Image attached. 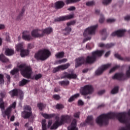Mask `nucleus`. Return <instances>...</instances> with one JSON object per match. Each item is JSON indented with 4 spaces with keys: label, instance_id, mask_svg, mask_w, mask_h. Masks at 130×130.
Listing matches in <instances>:
<instances>
[{
    "label": "nucleus",
    "instance_id": "f257e3e1",
    "mask_svg": "<svg viewBox=\"0 0 130 130\" xmlns=\"http://www.w3.org/2000/svg\"><path fill=\"white\" fill-rule=\"evenodd\" d=\"M104 53L103 50H96L92 53L91 56H87L85 60L84 58H79L76 60L75 67L78 68L84 63H91L96 61L97 58L101 57Z\"/></svg>",
    "mask_w": 130,
    "mask_h": 130
},
{
    "label": "nucleus",
    "instance_id": "f03ea898",
    "mask_svg": "<svg viewBox=\"0 0 130 130\" xmlns=\"http://www.w3.org/2000/svg\"><path fill=\"white\" fill-rule=\"evenodd\" d=\"M20 71L22 75L26 78H31L33 72L30 67L26 66L25 64H20L18 66V69H14L11 71L10 73L12 75H15Z\"/></svg>",
    "mask_w": 130,
    "mask_h": 130
},
{
    "label": "nucleus",
    "instance_id": "7ed1b4c3",
    "mask_svg": "<svg viewBox=\"0 0 130 130\" xmlns=\"http://www.w3.org/2000/svg\"><path fill=\"white\" fill-rule=\"evenodd\" d=\"M130 116V110L127 113L123 112L117 114L118 120L121 123H124L125 126L121 127L118 130H130V118H127V116Z\"/></svg>",
    "mask_w": 130,
    "mask_h": 130
},
{
    "label": "nucleus",
    "instance_id": "20e7f679",
    "mask_svg": "<svg viewBox=\"0 0 130 130\" xmlns=\"http://www.w3.org/2000/svg\"><path fill=\"white\" fill-rule=\"evenodd\" d=\"M115 114L112 112L103 114L98 117L95 119V121L100 125H106L108 123L109 119L113 118Z\"/></svg>",
    "mask_w": 130,
    "mask_h": 130
},
{
    "label": "nucleus",
    "instance_id": "39448f33",
    "mask_svg": "<svg viewBox=\"0 0 130 130\" xmlns=\"http://www.w3.org/2000/svg\"><path fill=\"white\" fill-rule=\"evenodd\" d=\"M16 106V102H14L11 105H10L5 111H4L5 106L4 103L3 101V99H0V108L1 109L2 115L4 117H6L7 116L8 118L9 119L11 111L13 109H15Z\"/></svg>",
    "mask_w": 130,
    "mask_h": 130
},
{
    "label": "nucleus",
    "instance_id": "423d86ee",
    "mask_svg": "<svg viewBox=\"0 0 130 130\" xmlns=\"http://www.w3.org/2000/svg\"><path fill=\"white\" fill-rule=\"evenodd\" d=\"M70 118V117L68 115L61 116V119L60 120L59 116H56V120L53 123L52 126H51V129H56L59 126L61 125L65 122L68 121V120Z\"/></svg>",
    "mask_w": 130,
    "mask_h": 130
},
{
    "label": "nucleus",
    "instance_id": "0eeeda50",
    "mask_svg": "<svg viewBox=\"0 0 130 130\" xmlns=\"http://www.w3.org/2000/svg\"><path fill=\"white\" fill-rule=\"evenodd\" d=\"M51 55V52L47 49L40 51L35 55V57L38 60H45Z\"/></svg>",
    "mask_w": 130,
    "mask_h": 130
},
{
    "label": "nucleus",
    "instance_id": "6e6552de",
    "mask_svg": "<svg viewBox=\"0 0 130 130\" xmlns=\"http://www.w3.org/2000/svg\"><path fill=\"white\" fill-rule=\"evenodd\" d=\"M80 92L83 95L92 94L94 92V87L91 85H86L80 88Z\"/></svg>",
    "mask_w": 130,
    "mask_h": 130
},
{
    "label": "nucleus",
    "instance_id": "1a4fd4ad",
    "mask_svg": "<svg viewBox=\"0 0 130 130\" xmlns=\"http://www.w3.org/2000/svg\"><path fill=\"white\" fill-rule=\"evenodd\" d=\"M98 28V25H90L86 28L83 32V35L86 37L88 35L94 36L96 34V29Z\"/></svg>",
    "mask_w": 130,
    "mask_h": 130
},
{
    "label": "nucleus",
    "instance_id": "9d476101",
    "mask_svg": "<svg viewBox=\"0 0 130 130\" xmlns=\"http://www.w3.org/2000/svg\"><path fill=\"white\" fill-rule=\"evenodd\" d=\"M24 44L23 43L18 44L15 46V49L17 51H20V55L22 57H24L28 55L29 52L27 50H23Z\"/></svg>",
    "mask_w": 130,
    "mask_h": 130
},
{
    "label": "nucleus",
    "instance_id": "9b49d317",
    "mask_svg": "<svg viewBox=\"0 0 130 130\" xmlns=\"http://www.w3.org/2000/svg\"><path fill=\"white\" fill-rule=\"evenodd\" d=\"M32 114L31 108L29 106H26L24 108V111L22 112V116L24 118H28Z\"/></svg>",
    "mask_w": 130,
    "mask_h": 130
},
{
    "label": "nucleus",
    "instance_id": "f8f14e48",
    "mask_svg": "<svg viewBox=\"0 0 130 130\" xmlns=\"http://www.w3.org/2000/svg\"><path fill=\"white\" fill-rule=\"evenodd\" d=\"M9 93L12 96H16L18 94L20 99L22 100L23 99V92L20 90L15 89L10 91Z\"/></svg>",
    "mask_w": 130,
    "mask_h": 130
},
{
    "label": "nucleus",
    "instance_id": "ddd939ff",
    "mask_svg": "<svg viewBox=\"0 0 130 130\" xmlns=\"http://www.w3.org/2000/svg\"><path fill=\"white\" fill-rule=\"evenodd\" d=\"M31 35L32 38H42L43 37V34L42 33V30L40 29H34L31 31Z\"/></svg>",
    "mask_w": 130,
    "mask_h": 130
},
{
    "label": "nucleus",
    "instance_id": "4468645a",
    "mask_svg": "<svg viewBox=\"0 0 130 130\" xmlns=\"http://www.w3.org/2000/svg\"><path fill=\"white\" fill-rule=\"evenodd\" d=\"M111 66V64H107L104 66H102L101 68H99L95 71V75H100L103 73L104 71L110 68Z\"/></svg>",
    "mask_w": 130,
    "mask_h": 130
},
{
    "label": "nucleus",
    "instance_id": "2eb2a0df",
    "mask_svg": "<svg viewBox=\"0 0 130 130\" xmlns=\"http://www.w3.org/2000/svg\"><path fill=\"white\" fill-rule=\"evenodd\" d=\"M70 66V64L68 63L66 64H63L61 66H59L58 67L54 68L53 69V73H56L57 72H58L60 70H64L66 69H67L68 68H69V67Z\"/></svg>",
    "mask_w": 130,
    "mask_h": 130
},
{
    "label": "nucleus",
    "instance_id": "dca6fc26",
    "mask_svg": "<svg viewBox=\"0 0 130 130\" xmlns=\"http://www.w3.org/2000/svg\"><path fill=\"white\" fill-rule=\"evenodd\" d=\"M74 14H70L69 15L62 16L59 18H57L55 19V21H66L67 20H70L74 18Z\"/></svg>",
    "mask_w": 130,
    "mask_h": 130
},
{
    "label": "nucleus",
    "instance_id": "f3484780",
    "mask_svg": "<svg viewBox=\"0 0 130 130\" xmlns=\"http://www.w3.org/2000/svg\"><path fill=\"white\" fill-rule=\"evenodd\" d=\"M94 125V120L93 119V116L89 115L87 116L86 118V120L85 121V122L84 123L83 125Z\"/></svg>",
    "mask_w": 130,
    "mask_h": 130
},
{
    "label": "nucleus",
    "instance_id": "a211bd4d",
    "mask_svg": "<svg viewBox=\"0 0 130 130\" xmlns=\"http://www.w3.org/2000/svg\"><path fill=\"white\" fill-rule=\"evenodd\" d=\"M125 31V29H120L113 32L111 35L113 37L117 36L119 37H121L124 35Z\"/></svg>",
    "mask_w": 130,
    "mask_h": 130
},
{
    "label": "nucleus",
    "instance_id": "6ab92c4d",
    "mask_svg": "<svg viewBox=\"0 0 130 130\" xmlns=\"http://www.w3.org/2000/svg\"><path fill=\"white\" fill-rule=\"evenodd\" d=\"M22 39L26 41H31L33 40V38L27 31H24L23 32Z\"/></svg>",
    "mask_w": 130,
    "mask_h": 130
},
{
    "label": "nucleus",
    "instance_id": "aec40b11",
    "mask_svg": "<svg viewBox=\"0 0 130 130\" xmlns=\"http://www.w3.org/2000/svg\"><path fill=\"white\" fill-rule=\"evenodd\" d=\"M61 78H67L70 79H76V78H77V75H76L74 73H72L71 74H69L68 73H64L63 74V76Z\"/></svg>",
    "mask_w": 130,
    "mask_h": 130
},
{
    "label": "nucleus",
    "instance_id": "412c9836",
    "mask_svg": "<svg viewBox=\"0 0 130 130\" xmlns=\"http://www.w3.org/2000/svg\"><path fill=\"white\" fill-rule=\"evenodd\" d=\"M112 78L113 79H117V80H123L124 79V75L122 73H116L113 77Z\"/></svg>",
    "mask_w": 130,
    "mask_h": 130
},
{
    "label": "nucleus",
    "instance_id": "4be33fe9",
    "mask_svg": "<svg viewBox=\"0 0 130 130\" xmlns=\"http://www.w3.org/2000/svg\"><path fill=\"white\" fill-rule=\"evenodd\" d=\"M77 120L74 119L72 122L71 125L68 127V130H78L77 128Z\"/></svg>",
    "mask_w": 130,
    "mask_h": 130
},
{
    "label": "nucleus",
    "instance_id": "5701e85b",
    "mask_svg": "<svg viewBox=\"0 0 130 130\" xmlns=\"http://www.w3.org/2000/svg\"><path fill=\"white\" fill-rule=\"evenodd\" d=\"M53 30L52 27H48L42 30V34H43V36H45V34L49 35L51 34L53 32Z\"/></svg>",
    "mask_w": 130,
    "mask_h": 130
},
{
    "label": "nucleus",
    "instance_id": "b1692460",
    "mask_svg": "<svg viewBox=\"0 0 130 130\" xmlns=\"http://www.w3.org/2000/svg\"><path fill=\"white\" fill-rule=\"evenodd\" d=\"M64 5L65 4L64 2L61 1H58L55 4V7L56 9H61L64 6Z\"/></svg>",
    "mask_w": 130,
    "mask_h": 130
},
{
    "label": "nucleus",
    "instance_id": "393cba45",
    "mask_svg": "<svg viewBox=\"0 0 130 130\" xmlns=\"http://www.w3.org/2000/svg\"><path fill=\"white\" fill-rule=\"evenodd\" d=\"M114 46L113 44H108L107 45H105L103 43H99L98 44V46L101 48H110Z\"/></svg>",
    "mask_w": 130,
    "mask_h": 130
},
{
    "label": "nucleus",
    "instance_id": "a878e982",
    "mask_svg": "<svg viewBox=\"0 0 130 130\" xmlns=\"http://www.w3.org/2000/svg\"><path fill=\"white\" fill-rule=\"evenodd\" d=\"M41 114L46 119L51 118L53 117H54L55 115L54 114H47L46 113H41Z\"/></svg>",
    "mask_w": 130,
    "mask_h": 130
},
{
    "label": "nucleus",
    "instance_id": "bb28decb",
    "mask_svg": "<svg viewBox=\"0 0 130 130\" xmlns=\"http://www.w3.org/2000/svg\"><path fill=\"white\" fill-rule=\"evenodd\" d=\"M14 54V50L10 49H6L5 51V54L8 56H11Z\"/></svg>",
    "mask_w": 130,
    "mask_h": 130
},
{
    "label": "nucleus",
    "instance_id": "cd10ccee",
    "mask_svg": "<svg viewBox=\"0 0 130 130\" xmlns=\"http://www.w3.org/2000/svg\"><path fill=\"white\" fill-rule=\"evenodd\" d=\"M80 96V93H76L73 95H72L70 98L69 99V102H72L75 100V99H77Z\"/></svg>",
    "mask_w": 130,
    "mask_h": 130
},
{
    "label": "nucleus",
    "instance_id": "c85d7f7f",
    "mask_svg": "<svg viewBox=\"0 0 130 130\" xmlns=\"http://www.w3.org/2000/svg\"><path fill=\"white\" fill-rule=\"evenodd\" d=\"M80 1H81V0H66L65 1V3L66 5H71V4L77 3Z\"/></svg>",
    "mask_w": 130,
    "mask_h": 130
},
{
    "label": "nucleus",
    "instance_id": "c756f323",
    "mask_svg": "<svg viewBox=\"0 0 130 130\" xmlns=\"http://www.w3.org/2000/svg\"><path fill=\"white\" fill-rule=\"evenodd\" d=\"M101 34L102 36V40H105L107 38V33L106 29H104L101 31Z\"/></svg>",
    "mask_w": 130,
    "mask_h": 130
},
{
    "label": "nucleus",
    "instance_id": "7c9ffc66",
    "mask_svg": "<svg viewBox=\"0 0 130 130\" xmlns=\"http://www.w3.org/2000/svg\"><path fill=\"white\" fill-rule=\"evenodd\" d=\"M115 57H116L117 58L122 60H124V61H129L130 59L129 58L126 57L125 59H123V58H122L120 55H119L118 54L116 53L114 55Z\"/></svg>",
    "mask_w": 130,
    "mask_h": 130
},
{
    "label": "nucleus",
    "instance_id": "2f4dec72",
    "mask_svg": "<svg viewBox=\"0 0 130 130\" xmlns=\"http://www.w3.org/2000/svg\"><path fill=\"white\" fill-rule=\"evenodd\" d=\"M72 31V28H70V27H66L64 30H63V34L65 35H69L70 34V32H71Z\"/></svg>",
    "mask_w": 130,
    "mask_h": 130
},
{
    "label": "nucleus",
    "instance_id": "473e14b6",
    "mask_svg": "<svg viewBox=\"0 0 130 130\" xmlns=\"http://www.w3.org/2000/svg\"><path fill=\"white\" fill-rule=\"evenodd\" d=\"M0 60L3 62H6L9 61V59L5 56L3 54L0 55Z\"/></svg>",
    "mask_w": 130,
    "mask_h": 130
},
{
    "label": "nucleus",
    "instance_id": "72a5a7b5",
    "mask_svg": "<svg viewBox=\"0 0 130 130\" xmlns=\"http://www.w3.org/2000/svg\"><path fill=\"white\" fill-rule=\"evenodd\" d=\"M29 82V80L23 79L20 82H19V86H22L25 85L26 83H28Z\"/></svg>",
    "mask_w": 130,
    "mask_h": 130
},
{
    "label": "nucleus",
    "instance_id": "f704fd0d",
    "mask_svg": "<svg viewBox=\"0 0 130 130\" xmlns=\"http://www.w3.org/2000/svg\"><path fill=\"white\" fill-rule=\"evenodd\" d=\"M64 53L63 52H61L57 53L55 54V57L57 58H62L64 57Z\"/></svg>",
    "mask_w": 130,
    "mask_h": 130
},
{
    "label": "nucleus",
    "instance_id": "c9c22d12",
    "mask_svg": "<svg viewBox=\"0 0 130 130\" xmlns=\"http://www.w3.org/2000/svg\"><path fill=\"white\" fill-rule=\"evenodd\" d=\"M46 120L44 119L42 121V130H46Z\"/></svg>",
    "mask_w": 130,
    "mask_h": 130
},
{
    "label": "nucleus",
    "instance_id": "e433bc0d",
    "mask_svg": "<svg viewBox=\"0 0 130 130\" xmlns=\"http://www.w3.org/2000/svg\"><path fill=\"white\" fill-rule=\"evenodd\" d=\"M59 84L61 85H68L70 84V82L69 81H62L59 82Z\"/></svg>",
    "mask_w": 130,
    "mask_h": 130
},
{
    "label": "nucleus",
    "instance_id": "4c0bfd02",
    "mask_svg": "<svg viewBox=\"0 0 130 130\" xmlns=\"http://www.w3.org/2000/svg\"><path fill=\"white\" fill-rule=\"evenodd\" d=\"M100 20H99V22L101 23H103V22H104V21L105 20V18H104V16L102 14H100Z\"/></svg>",
    "mask_w": 130,
    "mask_h": 130
},
{
    "label": "nucleus",
    "instance_id": "58836bf2",
    "mask_svg": "<svg viewBox=\"0 0 130 130\" xmlns=\"http://www.w3.org/2000/svg\"><path fill=\"white\" fill-rule=\"evenodd\" d=\"M118 91V87H114L112 91H111V93L113 94H116L117 93Z\"/></svg>",
    "mask_w": 130,
    "mask_h": 130
},
{
    "label": "nucleus",
    "instance_id": "ea45409f",
    "mask_svg": "<svg viewBox=\"0 0 130 130\" xmlns=\"http://www.w3.org/2000/svg\"><path fill=\"white\" fill-rule=\"evenodd\" d=\"M67 60H68L67 59L64 58L61 60H59L58 61H57L56 62V63L57 64H61L62 63L66 62L67 61Z\"/></svg>",
    "mask_w": 130,
    "mask_h": 130
},
{
    "label": "nucleus",
    "instance_id": "a19ab883",
    "mask_svg": "<svg viewBox=\"0 0 130 130\" xmlns=\"http://www.w3.org/2000/svg\"><path fill=\"white\" fill-rule=\"evenodd\" d=\"M46 105H44L43 104L40 103L38 104V107L42 110L43 109H44Z\"/></svg>",
    "mask_w": 130,
    "mask_h": 130
},
{
    "label": "nucleus",
    "instance_id": "79ce46f5",
    "mask_svg": "<svg viewBox=\"0 0 130 130\" xmlns=\"http://www.w3.org/2000/svg\"><path fill=\"white\" fill-rule=\"evenodd\" d=\"M111 2H112V0H103V4L104 5H107L110 4Z\"/></svg>",
    "mask_w": 130,
    "mask_h": 130
},
{
    "label": "nucleus",
    "instance_id": "37998d69",
    "mask_svg": "<svg viewBox=\"0 0 130 130\" xmlns=\"http://www.w3.org/2000/svg\"><path fill=\"white\" fill-rule=\"evenodd\" d=\"M76 23V21H72L71 22L67 23V25L68 27H69V26L73 25Z\"/></svg>",
    "mask_w": 130,
    "mask_h": 130
},
{
    "label": "nucleus",
    "instance_id": "c03bdc74",
    "mask_svg": "<svg viewBox=\"0 0 130 130\" xmlns=\"http://www.w3.org/2000/svg\"><path fill=\"white\" fill-rule=\"evenodd\" d=\"M4 83V76L2 74H0V84Z\"/></svg>",
    "mask_w": 130,
    "mask_h": 130
},
{
    "label": "nucleus",
    "instance_id": "a18cd8bd",
    "mask_svg": "<svg viewBox=\"0 0 130 130\" xmlns=\"http://www.w3.org/2000/svg\"><path fill=\"white\" fill-rule=\"evenodd\" d=\"M64 108V106L62 105L57 104L56 106V108L57 109H61Z\"/></svg>",
    "mask_w": 130,
    "mask_h": 130
},
{
    "label": "nucleus",
    "instance_id": "49530a36",
    "mask_svg": "<svg viewBox=\"0 0 130 130\" xmlns=\"http://www.w3.org/2000/svg\"><path fill=\"white\" fill-rule=\"evenodd\" d=\"M95 5V3H94V2L92 1V2H89L86 3V5L87 6H92L93 5Z\"/></svg>",
    "mask_w": 130,
    "mask_h": 130
},
{
    "label": "nucleus",
    "instance_id": "de8ad7c7",
    "mask_svg": "<svg viewBox=\"0 0 130 130\" xmlns=\"http://www.w3.org/2000/svg\"><path fill=\"white\" fill-rule=\"evenodd\" d=\"M91 38H92V37L90 36L87 37L86 38H85L83 40V43H85V42L88 41V40H91Z\"/></svg>",
    "mask_w": 130,
    "mask_h": 130
},
{
    "label": "nucleus",
    "instance_id": "09e8293b",
    "mask_svg": "<svg viewBox=\"0 0 130 130\" xmlns=\"http://www.w3.org/2000/svg\"><path fill=\"white\" fill-rule=\"evenodd\" d=\"M129 70L126 72V75L127 77H130V66L128 67Z\"/></svg>",
    "mask_w": 130,
    "mask_h": 130
},
{
    "label": "nucleus",
    "instance_id": "8fccbe9b",
    "mask_svg": "<svg viewBox=\"0 0 130 130\" xmlns=\"http://www.w3.org/2000/svg\"><path fill=\"white\" fill-rule=\"evenodd\" d=\"M42 75L41 74H38L35 76V79L36 80H38L39 79L42 78Z\"/></svg>",
    "mask_w": 130,
    "mask_h": 130
},
{
    "label": "nucleus",
    "instance_id": "3c124183",
    "mask_svg": "<svg viewBox=\"0 0 130 130\" xmlns=\"http://www.w3.org/2000/svg\"><path fill=\"white\" fill-rule=\"evenodd\" d=\"M53 98L56 100H58L60 99V97L59 95H53Z\"/></svg>",
    "mask_w": 130,
    "mask_h": 130
},
{
    "label": "nucleus",
    "instance_id": "603ef678",
    "mask_svg": "<svg viewBox=\"0 0 130 130\" xmlns=\"http://www.w3.org/2000/svg\"><path fill=\"white\" fill-rule=\"evenodd\" d=\"M78 104L79 106H83V105H84V102L81 100H79L78 102Z\"/></svg>",
    "mask_w": 130,
    "mask_h": 130
},
{
    "label": "nucleus",
    "instance_id": "864d4df0",
    "mask_svg": "<svg viewBox=\"0 0 130 130\" xmlns=\"http://www.w3.org/2000/svg\"><path fill=\"white\" fill-rule=\"evenodd\" d=\"M34 45H32L31 44H29L27 45V48L29 49H32V48H34Z\"/></svg>",
    "mask_w": 130,
    "mask_h": 130
},
{
    "label": "nucleus",
    "instance_id": "5fc2aeb1",
    "mask_svg": "<svg viewBox=\"0 0 130 130\" xmlns=\"http://www.w3.org/2000/svg\"><path fill=\"white\" fill-rule=\"evenodd\" d=\"M115 21V19H108L107 20V22L109 23H113Z\"/></svg>",
    "mask_w": 130,
    "mask_h": 130
},
{
    "label": "nucleus",
    "instance_id": "6e6d98bb",
    "mask_svg": "<svg viewBox=\"0 0 130 130\" xmlns=\"http://www.w3.org/2000/svg\"><path fill=\"white\" fill-rule=\"evenodd\" d=\"M68 10L70 11H74V10H76V8H75V7H74V6H72V7H70L69 8H68Z\"/></svg>",
    "mask_w": 130,
    "mask_h": 130
},
{
    "label": "nucleus",
    "instance_id": "4d7b16f0",
    "mask_svg": "<svg viewBox=\"0 0 130 130\" xmlns=\"http://www.w3.org/2000/svg\"><path fill=\"white\" fill-rule=\"evenodd\" d=\"M117 68H118V67H117V66H116V67H113L112 69H111L110 70V72H109L110 73H112V72H113L114 71H115V70Z\"/></svg>",
    "mask_w": 130,
    "mask_h": 130
},
{
    "label": "nucleus",
    "instance_id": "13d9d810",
    "mask_svg": "<svg viewBox=\"0 0 130 130\" xmlns=\"http://www.w3.org/2000/svg\"><path fill=\"white\" fill-rule=\"evenodd\" d=\"M52 124V120H49L48 121V125H47L48 128H50V127L51 126Z\"/></svg>",
    "mask_w": 130,
    "mask_h": 130
},
{
    "label": "nucleus",
    "instance_id": "bf43d9fd",
    "mask_svg": "<svg viewBox=\"0 0 130 130\" xmlns=\"http://www.w3.org/2000/svg\"><path fill=\"white\" fill-rule=\"evenodd\" d=\"M75 117L79 118V116H80V112H76L74 115Z\"/></svg>",
    "mask_w": 130,
    "mask_h": 130
},
{
    "label": "nucleus",
    "instance_id": "052dcab7",
    "mask_svg": "<svg viewBox=\"0 0 130 130\" xmlns=\"http://www.w3.org/2000/svg\"><path fill=\"white\" fill-rule=\"evenodd\" d=\"M5 28V25L1 24H0V30H3Z\"/></svg>",
    "mask_w": 130,
    "mask_h": 130
},
{
    "label": "nucleus",
    "instance_id": "680f3d73",
    "mask_svg": "<svg viewBox=\"0 0 130 130\" xmlns=\"http://www.w3.org/2000/svg\"><path fill=\"white\" fill-rule=\"evenodd\" d=\"M124 20L126 21L130 20V16L127 15L124 17Z\"/></svg>",
    "mask_w": 130,
    "mask_h": 130
},
{
    "label": "nucleus",
    "instance_id": "e2e57ef3",
    "mask_svg": "<svg viewBox=\"0 0 130 130\" xmlns=\"http://www.w3.org/2000/svg\"><path fill=\"white\" fill-rule=\"evenodd\" d=\"M105 90H101V91H100L99 92H98V93L99 94H100V95H101V94H104V93H105Z\"/></svg>",
    "mask_w": 130,
    "mask_h": 130
},
{
    "label": "nucleus",
    "instance_id": "0e129e2a",
    "mask_svg": "<svg viewBox=\"0 0 130 130\" xmlns=\"http://www.w3.org/2000/svg\"><path fill=\"white\" fill-rule=\"evenodd\" d=\"M6 77L7 78V80H8V82H10V79H11V77L10 76L6 74Z\"/></svg>",
    "mask_w": 130,
    "mask_h": 130
},
{
    "label": "nucleus",
    "instance_id": "69168bd1",
    "mask_svg": "<svg viewBox=\"0 0 130 130\" xmlns=\"http://www.w3.org/2000/svg\"><path fill=\"white\" fill-rule=\"evenodd\" d=\"M89 17H86L85 18H84V21L85 22H88L89 21Z\"/></svg>",
    "mask_w": 130,
    "mask_h": 130
},
{
    "label": "nucleus",
    "instance_id": "338daca9",
    "mask_svg": "<svg viewBox=\"0 0 130 130\" xmlns=\"http://www.w3.org/2000/svg\"><path fill=\"white\" fill-rule=\"evenodd\" d=\"M110 54V51H108L106 53L105 56V57H108L109 55Z\"/></svg>",
    "mask_w": 130,
    "mask_h": 130
},
{
    "label": "nucleus",
    "instance_id": "774afa93",
    "mask_svg": "<svg viewBox=\"0 0 130 130\" xmlns=\"http://www.w3.org/2000/svg\"><path fill=\"white\" fill-rule=\"evenodd\" d=\"M86 48L88 49V50H90L91 49H92V48L91 47H90V45L89 44H87L86 46Z\"/></svg>",
    "mask_w": 130,
    "mask_h": 130
}]
</instances>
